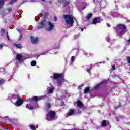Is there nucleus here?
I'll return each instance as SVG.
<instances>
[{
  "label": "nucleus",
  "mask_w": 130,
  "mask_h": 130,
  "mask_svg": "<svg viewBox=\"0 0 130 130\" xmlns=\"http://www.w3.org/2000/svg\"><path fill=\"white\" fill-rule=\"evenodd\" d=\"M115 31L118 36L121 37L126 32V26L123 24H118L115 28Z\"/></svg>",
  "instance_id": "f257e3e1"
},
{
  "label": "nucleus",
  "mask_w": 130,
  "mask_h": 130,
  "mask_svg": "<svg viewBox=\"0 0 130 130\" xmlns=\"http://www.w3.org/2000/svg\"><path fill=\"white\" fill-rule=\"evenodd\" d=\"M63 18L66 22V24L69 27H73L74 25V17L69 14L64 15Z\"/></svg>",
  "instance_id": "f03ea898"
},
{
  "label": "nucleus",
  "mask_w": 130,
  "mask_h": 130,
  "mask_svg": "<svg viewBox=\"0 0 130 130\" xmlns=\"http://www.w3.org/2000/svg\"><path fill=\"white\" fill-rule=\"evenodd\" d=\"M51 79H53L55 81H57V82H64L66 81V79H64V76H63V74L53 73V75L50 77Z\"/></svg>",
  "instance_id": "7ed1b4c3"
},
{
  "label": "nucleus",
  "mask_w": 130,
  "mask_h": 130,
  "mask_svg": "<svg viewBox=\"0 0 130 130\" xmlns=\"http://www.w3.org/2000/svg\"><path fill=\"white\" fill-rule=\"evenodd\" d=\"M111 15L113 18H122V19H124V16L120 15L117 12V8H115L113 11L111 12Z\"/></svg>",
  "instance_id": "20e7f679"
},
{
  "label": "nucleus",
  "mask_w": 130,
  "mask_h": 130,
  "mask_svg": "<svg viewBox=\"0 0 130 130\" xmlns=\"http://www.w3.org/2000/svg\"><path fill=\"white\" fill-rule=\"evenodd\" d=\"M54 29V24L51 21H48L47 23V27H46V31L50 32Z\"/></svg>",
  "instance_id": "39448f33"
},
{
  "label": "nucleus",
  "mask_w": 130,
  "mask_h": 130,
  "mask_svg": "<svg viewBox=\"0 0 130 130\" xmlns=\"http://www.w3.org/2000/svg\"><path fill=\"white\" fill-rule=\"evenodd\" d=\"M46 25V20L45 19L41 21L39 26L37 27V29L39 30V29H43L44 27Z\"/></svg>",
  "instance_id": "423d86ee"
},
{
  "label": "nucleus",
  "mask_w": 130,
  "mask_h": 130,
  "mask_svg": "<svg viewBox=\"0 0 130 130\" xmlns=\"http://www.w3.org/2000/svg\"><path fill=\"white\" fill-rule=\"evenodd\" d=\"M41 99H43V96L38 97L36 96H34L32 98L30 99V102H38L39 100H41Z\"/></svg>",
  "instance_id": "0eeeda50"
},
{
  "label": "nucleus",
  "mask_w": 130,
  "mask_h": 130,
  "mask_svg": "<svg viewBox=\"0 0 130 130\" xmlns=\"http://www.w3.org/2000/svg\"><path fill=\"white\" fill-rule=\"evenodd\" d=\"M48 115L50 119H54L56 117L55 112L54 111H49L48 112Z\"/></svg>",
  "instance_id": "6e6552de"
},
{
  "label": "nucleus",
  "mask_w": 130,
  "mask_h": 130,
  "mask_svg": "<svg viewBox=\"0 0 130 130\" xmlns=\"http://www.w3.org/2000/svg\"><path fill=\"white\" fill-rule=\"evenodd\" d=\"M24 102V100L20 98L18 100H17L16 102L15 103L16 106H21L23 103Z\"/></svg>",
  "instance_id": "1a4fd4ad"
},
{
  "label": "nucleus",
  "mask_w": 130,
  "mask_h": 130,
  "mask_svg": "<svg viewBox=\"0 0 130 130\" xmlns=\"http://www.w3.org/2000/svg\"><path fill=\"white\" fill-rule=\"evenodd\" d=\"M75 114V110L73 109H70L66 114V117H69V116H72Z\"/></svg>",
  "instance_id": "9d476101"
},
{
  "label": "nucleus",
  "mask_w": 130,
  "mask_h": 130,
  "mask_svg": "<svg viewBox=\"0 0 130 130\" xmlns=\"http://www.w3.org/2000/svg\"><path fill=\"white\" fill-rule=\"evenodd\" d=\"M92 67H93V65L90 64L89 66H87L86 68V70L89 75H91V74H92V73L91 72V70L93 69Z\"/></svg>",
  "instance_id": "9b49d317"
},
{
  "label": "nucleus",
  "mask_w": 130,
  "mask_h": 130,
  "mask_svg": "<svg viewBox=\"0 0 130 130\" xmlns=\"http://www.w3.org/2000/svg\"><path fill=\"white\" fill-rule=\"evenodd\" d=\"M101 124L103 127H105V126H107V125H110L109 124V122L105 120H104L103 121H102Z\"/></svg>",
  "instance_id": "f8f14e48"
},
{
  "label": "nucleus",
  "mask_w": 130,
  "mask_h": 130,
  "mask_svg": "<svg viewBox=\"0 0 130 130\" xmlns=\"http://www.w3.org/2000/svg\"><path fill=\"white\" fill-rule=\"evenodd\" d=\"M101 20H100V17H97L93 20L92 24L93 25H96V24H98L100 23Z\"/></svg>",
  "instance_id": "ddd939ff"
},
{
  "label": "nucleus",
  "mask_w": 130,
  "mask_h": 130,
  "mask_svg": "<svg viewBox=\"0 0 130 130\" xmlns=\"http://www.w3.org/2000/svg\"><path fill=\"white\" fill-rule=\"evenodd\" d=\"M31 43L34 44H36V43H38V38L37 37L34 38L33 37H30Z\"/></svg>",
  "instance_id": "4468645a"
},
{
  "label": "nucleus",
  "mask_w": 130,
  "mask_h": 130,
  "mask_svg": "<svg viewBox=\"0 0 130 130\" xmlns=\"http://www.w3.org/2000/svg\"><path fill=\"white\" fill-rule=\"evenodd\" d=\"M16 59H17V60L19 61V62H21V61H22V60H24V59H23V56L21 54H17L16 55Z\"/></svg>",
  "instance_id": "2eb2a0df"
},
{
  "label": "nucleus",
  "mask_w": 130,
  "mask_h": 130,
  "mask_svg": "<svg viewBox=\"0 0 130 130\" xmlns=\"http://www.w3.org/2000/svg\"><path fill=\"white\" fill-rule=\"evenodd\" d=\"M77 105L78 107H83V106H84V104H83V103L80 100L77 101Z\"/></svg>",
  "instance_id": "dca6fc26"
},
{
  "label": "nucleus",
  "mask_w": 130,
  "mask_h": 130,
  "mask_svg": "<svg viewBox=\"0 0 130 130\" xmlns=\"http://www.w3.org/2000/svg\"><path fill=\"white\" fill-rule=\"evenodd\" d=\"M104 82H101L100 84L96 85L94 87V90H98V89H100V85L103 84Z\"/></svg>",
  "instance_id": "f3484780"
},
{
  "label": "nucleus",
  "mask_w": 130,
  "mask_h": 130,
  "mask_svg": "<svg viewBox=\"0 0 130 130\" xmlns=\"http://www.w3.org/2000/svg\"><path fill=\"white\" fill-rule=\"evenodd\" d=\"M54 90V88L53 87H50L48 89V93L49 94H52V93H53V91Z\"/></svg>",
  "instance_id": "a211bd4d"
},
{
  "label": "nucleus",
  "mask_w": 130,
  "mask_h": 130,
  "mask_svg": "<svg viewBox=\"0 0 130 130\" xmlns=\"http://www.w3.org/2000/svg\"><path fill=\"white\" fill-rule=\"evenodd\" d=\"M76 59V57L75 56H72L71 58L70 64H73L74 61H75Z\"/></svg>",
  "instance_id": "6ab92c4d"
},
{
  "label": "nucleus",
  "mask_w": 130,
  "mask_h": 130,
  "mask_svg": "<svg viewBox=\"0 0 130 130\" xmlns=\"http://www.w3.org/2000/svg\"><path fill=\"white\" fill-rule=\"evenodd\" d=\"M26 108H28V109H29V110H33L34 109L33 106H31L30 105H26Z\"/></svg>",
  "instance_id": "aec40b11"
},
{
  "label": "nucleus",
  "mask_w": 130,
  "mask_h": 130,
  "mask_svg": "<svg viewBox=\"0 0 130 130\" xmlns=\"http://www.w3.org/2000/svg\"><path fill=\"white\" fill-rule=\"evenodd\" d=\"M82 6H83L84 7H81V9L82 10H85V9H86V7H87V6H88V4H87V3L83 2L82 3Z\"/></svg>",
  "instance_id": "412c9836"
},
{
  "label": "nucleus",
  "mask_w": 130,
  "mask_h": 130,
  "mask_svg": "<svg viewBox=\"0 0 130 130\" xmlns=\"http://www.w3.org/2000/svg\"><path fill=\"white\" fill-rule=\"evenodd\" d=\"M84 91L85 94H87V93H89V92H90V88L86 87L85 89H84Z\"/></svg>",
  "instance_id": "4be33fe9"
},
{
  "label": "nucleus",
  "mask_w": 130,
  "mask_h": 130,
  "mask_svg": "<svg viewBox=\"0 0 130 130\" xmlns=\"http://www.w3.org/2000/svg\"><path fill=\"white\" fill-rule=\"evenodd\" d=\"M91 18H92V14L91 13L88 14L86 17V20H90Z\"/></svg>",
  "instance_id": "5701e85b"
},
{
  "label": "nucleus",
  "mask_w": 130,
  "mask_h": 130,
  "mask_svg": "<svg viewBox=\"0 0 130 130\" xmlns=\"http://www.w3.org/2000/svg\"><path fill=\"white\" fill-rule=\"evenodd\" d=\"M14 46L17 48H22V45L21 44H14Z\"/></svg>",
  "instance_id": "b1692460"
},
{
  "label": "nucleus",
  "mask_w": 130,
  "mask_h": 130,
  "mask_svg": "<svg viewBox=\"0 0 130 130\" xmlns=\"http://www.w3.org/2000/svg\"><path fill=\"white\" fill-rule=\"evenodd\" d=\"M4 3H5V0H0V9L3 8V6H4Z\"/></svg>",
  "instance_id": "393cba45"
},
{
  "label": "nucleus",
  "mask_w": 130,
  "mask_h": 130,
  "mask_svg": "<svg viewBox=\"0 0 130 130\" xmlns=\"http://www.w3.org/2000/svg\"><path fill=\"white\" fill-rule=\"evenodd\" d=\"M100 0H94V3L95 4V5H97V6L100 5Z\"/></svg>",
  "instance_id": "a878e982"
},
{
  "label": "nucleus",
  "mask_w": 130,
  "mask_h": 130,
  "mask_svg": "<svg viewBox=\"0 0 130 130\" xmlns=\"http://www.w3.org/2000/svg\"><path fill=\"white\" fill-rule=\"evenodd\" d=\"M33 55H26L24 59H28V58H32Z\"/></svg>",
  "instance_id": "bb28decb"
},
{
  "label": "nucleus",
  "mask_w": 130,
  "mask_h": 130,
  "mask_svg": "<svg viewBox=\"0 0 130 130\" xmlns=\"http://www.w3.org/2000/svg\"><path fill=\"white\" fill-rule=\"evenodd\" d=\"M20 95L19 94H16L14 95V99H17L18 100V99H20Z\"/></svg>",
  "instance_id": "cd10ccee"
},
{
  "label": "nucleus",
  "mask_w": 130,
  "mask_h": 130,
  "mask_svg": "<svg viewBox=\"0 0 130 130\" xmlns=\"http://www.w3.org/2000/svg\"><path fill=\"white\" fill-rule=\"evenodd\" d=\"M31 66L32 67H35V66H36V61L33 60L31 62Z\"/></svg>",
  "instance_id": "c85d7f7f"
},
{
  "label": "nucleus",
  "mask_w": 130,
  "mask_h": 130,
  "mask_svg": "<svg viewBox=\"0 0 130 130\" xmlns=\"http://www.w3.org/2000/svg\"><path fill=\"white\" fill-rule=\"evenodd\" d=\"M48 53V52H44L42 53L41 54L39 55L38 56V57H39V56H40V55H46V54H47Z\"/></svg>",
  "instance_id": "c756f323"
},
{
  "label": "nucleus",
  "mask_w": 130,
  "mask_h": 130,
  "mask_svg": "<svg viewBox=\"0 0 130 130\" xmlns=\"http://www.w3.org/2000/svg\"><path fill=\"white\" fill-rule=\"evenodd\" d=\"M30 128L31 130H36V128H35V126L34 125H30Z\"/></svg>",
  "instance_id": "7c9ffc66"
},
{
  "label": "nucleus",
  "mask_w": 130,
  "mask_h": 130,
  "mask_svg": "<svg viewBox=\"0 0 130 130\" xmlns=\"http://www.w3.org/2000/svg\"><path fill=\"white\" fill-rule=\"evenodd\" d=\"M122 7H123V8H126L127 7L128 9H130V7L128 6V5H127V4H123Z\"/></svg>",
  "instance_id": "2f4dec72"
},
{
  "label": "nucleus",
  "mask_w": 130,
  "mask_h": 130,
  "mask_svg": "<svg viewBox=\"0 0 130 130\" xmlns=\"http://www.w3.org/2000/svg\"><path fill=\"white\" fill-rule=\"evenodd\" d=\"M106 40H107V42H110V37H109V36H108L106 37Z\"/></svg>",
  "instance_id": "473e14b6"
},
{
  "label": "nucleus",
  "mask_w": 130,
  "mask_h": 130,
  "mask_svg": "<svg viewBox=\"0 0 130 130\" xmlns=\"http://www.w3.org/2000/svg\"><path fill=\"white\" fill-rule=\"evenodd\" d=\"M62 3H63L64 4H65V5L66 4H69V1L67 2V0H61Z\"/></svg>",
  "instance_id": "72a5a7b5"
},
{
  "label": "nucleus",
  "mask_w": 130,
  "mask_h": 130,
  "mask_svg": "<svg viewBox=\"0 0 130 130\" xmlns=\"http://www.w3.org/2000/svg\"><path fill=\"white\" fill-rule=\"evenodd\" d=\"M47 108L48 109H50L51 108V105L49 103L47 104Z\"/></svg>",
  "instance_id": "f704fd0d"
},
{
  "label": "nucleus",
  "mask_w": 130,
  "mask_h": 130,
  "mask_svg": "<svg viewBox=\"0 0 130 130\" xmlns=\"http://www.w3.org/2000/svg\"><path fill=\"white\" fill-rule=\"evenodd\" d=\"M17 2V0H11L10 2V4H14V3H16Z\"/></svg>",
  "instance_id": "c9c22d12"
},
{
  "label": "nucleus",
  "mask_w": 130,
  "mask_h": 130,
  "mask_svg": "<svg viewBox=\"0 0 130 130\" xmlns=\"http://www.w3.org/2000/svg\"><path fill=\"white\" fill-rule=\"evenodd\" d=\"M22 38H23V36L22 35V34H20V38L19 39V40H21Z\"/></svg>",
  "instance_id": "e433bc0d"
},
{
  "label": "nucleus",
  "mask_w": 130,
  "mask_h": 130,
  "mask_svg": "<svg viewBox=\"0 0 130 130\" xmlns=\"http://www.w3.org/2000/svg\"><path fill=\"white\" fill-rule=\"evenodd\" d=\"M127 60L129 63H130V57H127Z\"/></svg>",
  "instance_id": "4c0bfd02"
},
{
  "label": "nucleus",
  "mask_w": 130,
  "mask_h": 130,
  "mask_svg": "<svg viewBox=\"0 0 130 130\" xmlns=\"http://www.w3.org/2000/svg\"><path fill=\"white\" fill-rule=\"evenodd\" d=\"M8 13H11V11H12V8H9L8 9Z\"/></svg>",
  "instance_id": "58836bf2"
},
{
  "label": "nucleus",
  "mask_w": 130,
  "mask_h": 130,
  "mask_svg": "<svg viewBox=\"0 0 130 130\" xmlns=\"http://www.w3.org/2000/svg\"><path fill=\"white\" fill-rule=\"evenodd\" d=\"M112 70H116V69L115 68V65H113L112 66Z\"/></svg>",
  "instance_id": "ea45409f"
},
{
  "label": "nucleus",
  "mask_w": 130,
  "mask_h": 130,
  "mask_svg": "<svg viewBox=\"0 0 130 130\" xmlns=\"http://www.w3.org/2000/svg\"><path fill=\"white\" fill-rule=\"evenodd\" d=\"M103 82H110V79H108L107 80H105L103 81Z\"/></svg>",
  "instance_id": "a19ab883"
},
{
  "label": "nucleus",
  "mask_w": 130,
  "mask_h": 130,
  "mask_svg": "<svg viewBox=\"0 0 130 130\" xmlns=\"http://www.w3.org/2000/svg\"><path fill=\"white\" fill-rule=\"evenodd\" d=\"M1 33H2V34H4V33H5V29H1Z\"/></svg>",
  "instance_id": "79ce46f5"
},
{
  "label": "nucleus",
  "mask_w": 130,
  "mask_h": 130,
  "mask_svg": "<svg viewBox=\"0 0 130 130\" xmlns=\"http://www.w3.org/2000/svg\"><path fill=\"white\" fill-rule=\"evenodd\" d=\"M54 21L55 22H56V21H57V18L56 17V16H54Z\"/></svg>",
  "instance_id": "37998d69"
},
{
  "label": "nucleus",
  "mask_w": 130,
  "mask_h": 130,
  "mask_svg": "<svg viewBox=\"0 0 130 130\" xmlns=\"http://www.w3.org/2000/svg\"><path fill=\"white\" fill-rule=\"evenodd\" d=\"M17 31L20 33V34H22V32H21V30L19 29H17Z\"/></svg>",
  "instance_id": "c03bdc74"
},
{
  "label": "nucleus",
  "mask_w": 130,
  "mask_h": 130,
  "mask_svg": "<svg viewBox=\"0 0 130 130\" xmlns=\"http://www.w3.org/2000/svg\"><path fill=\"white\" fill-rule=\"evenodd\" d=\"M0 82H5V80L4 79L0 78Z\"/></svg>",
  "instance_id": "a18cd8bd"
},
{
  "label": "nucleus",
  "mask_w": 130,
  "mask_h": 130,
  "mask_svg": "<svg viewBox=\"0 0 130 130\" xmlns=\"http://www.w3.org/2000/svg\"><path fill=\"white\" fill-rule=\"evenodd\" d=\"M3 44H0V49H2V48H3Z\"/></svg>",
  "instance_id": "49530a36"
},
{
  "label": "nucleus",
  "mask_w": 130,
  "mask_h": 130,
  "mask_svg": "<svg viewBox=\"0 0 130 130\" xmlns=\"http://www.w3.org/2000/svg\"><path fill=\"white\" fill-rule=\"evenodd\" d=\"M74 39H77V38H78V36H74Z\"/></svg>",
  "instance_id": "de8ad7c7"
},
{
  "label": "nucleus",
  "mask_w": 130,
  "mask_h": 130,
  "mask_svg": "<svg viewBox=\"0 0 130 130\" xmlns=\"http://www.w3.org/2000/svg\"><path fill=\"white\" fill-rule=\"evenodd\" d=\"M102 14H103V15L104 16V17H106V15H105V13L102 12Z\"/></svg>",
  "instance_id": "09e8293b"
},
{
  "label": "nucleus",
  "mask_w": 130,
  "mask_h": 130,
  "mask_svg": "<svg viewBox=\"0 0 130 130\" xmlns=\"http://www.w3.org/2000/svg\"><path fill=\"white\" fill-rule=\"evenodd\" d=\"M116 121H117L118 122V121H119V119H118V118H116Z\"/></svg>",
  "instance_id": "8fccbe9b"
},
{
  "label": "nucleus",
  "mask_w": 130,
  "mask_h": 130,
  "mask_svg": "<svg viewBox=\"0 0 130 130\" xmlns=\"http://www.w3.org/2000/svg\"><path fill=\"white\" fill-rule=\"evenodd\" d=\"M7 38H8V40H10V38H9V36H8V35H7Z\"/></svg>",
  "instance_id": "3c124183"
},
{
  "label": "nucleus",
  "mask_w": 130,
  "mask_h": 130,
  "mask_svg": "<svg viewBox=\"0 0 130 130\" xmlns=\"http://www.w3.org/2000/svg\"><path fill=\"white\" fill-rule=\"evenodd\" d=\"M118 77H119V76L115 75V78H118Z\"/></svg>",
  "instance_id": "603ef678"
},
{
  "label": "nucleus",
  "mask_w": 130,
  "mask_h": 130,
  "mask_svg": "<svg viewBox=\"0 0 130 130\" xmlns=\"http://www.w3.org/2000/svg\"><path fill=\"white\" fill-rule=\"evenodd\" d=\"M127 6H128V7H130V3H129L128 4H127Z\"/></svg>",
  "instance_id": "864d4df0"
},
{
  "label": "nucleus",
  "mask_w": 130,
  "mask_h": 130,
  "mask_svg": "<svg viewBox=\"0 0 130 130\" xmlns=\"http://www.w3.org/2000/svg\"><path fill=\"white\" fill-rule=\"evenodd\" d=\"M16 17H17V15H16L14 14V18H16Z\"/></svg>",
  "instance_id": "5fc2aeb1"
},
{
  "label": "nucleus",
  "mask_w": 130,
  "mask_h": 130,
  "mask_svg": "<svg viewBox=\"0 0 130 130\" xmlns=\"http://www.w3.org/2000/svg\"><path fill=\"white\" fill-rule=\"evenodd\" d=\"M84 54H85V55H88V53H85Z\"/></svg>",
  "instance_id": "6e6d98bb"
},
{
  "label": "nucleus",
  "mask_w": 130,
  "mask_h": 130,
  "mask_svg": "<svg viewBox=\"0 0 130 130\" xmlns=\"http://www.w3.org/2000/svg\"><path fill=\"white\" fill-rule=\"evenodd\" d=\"M84 31V29L82 28L81 29V32H83Z\"/></svg>",
  "instance_id": "4d7b16f0"
},
{
  "label": "nucleus",
  "mask_w": 130,
  "mask_h": 130,
  "mask_svg": "<svg viewBox=\"0 0 130 130\" xmlns=\"http://www.w3.org/2000/svg\"><path fill=\"white\" fill-rule=\"evenodd\" d=\"M119 104H120V105H119V107H121V105H120V103H119Z\"/></svg>",
  "instance_id": "13d9d810"
},
{
  "label": "nucleus",
  "mask_w": 130,
  "mask_h": 130,
  "mask_svg": "<svg viewBox=\"0 0 130 130\" xmlns=\"http://www.w3.org/2000/svg\"><path fill=\"white\" fill-rule=\"evenodd\" d=\"M62 105H64V102H62Z\"/></svg>",
  "instance_id": "bf43d9fd"
},
{
  "label": "nucleus",
  "mask_w": 130,
  "mask_h": 130,
  "mask_svg": "<svg viewBox=\"0 0 130 130\" xmlns=\"http://www.w3.org/2000/svg\"><path fill=\"white\" fill-rule=\"evenodd\" d=\"M2 84H3L2 82H0V85H2Z\"/></svg>",
  "instance_id": "052dcab7"
},
{
  "label": "nucleus",
  "mask_w": 130,
  "mask_h": 130,
  "mask_svg": "<svg viewBox=\"0 0 130 130\" xmlns=\"http://www.w3.org/2000/svg\"><path fill=\"white\" fill-rule=\"evenodd\" d=\"M108 27H110L109 24H107Z\"/></svg>",
  "instance_id": "680f3d73"
}]
</instances>
